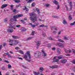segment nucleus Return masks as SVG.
I'll return each mask as SVG.
<instances>
[{
	"mask_svg": "<svg viewBox=\"0 0 75 75\" xmlns=\"http://www.w3.org/2000/svg\"><path fill=\"white\" fill-rule=\"evenodd\" d=\"M69 20H71L72 19V18L71 17V15H70L69 17Z\"/></svg>",
	"mask_w": 75,
	"mask_h": 75,
	"instance_id": "7c9ffc66",
	"label": "nucleus"
},
{
	"mask_svg": "<svg viewBox=\"0 0 75 75\" xmlns=\"http://www.w3.org/2000/svg\"><path fill=\"white\" fill-rule=\"evenodd\" d=\"M57 58L58 59H61L62 58V57L61 56H58Z\"/></svg>",
	"mask_w": 75,
	"mask_h": 75,
	"instance_id": "79ce46f5",
	"label": "nucleus"
},
{
	"mask_svg": "<svg viewBox=\"0 0 75 75\" xmlns=\"http://www.w3.org/2000/svg\"><path fill=\"white\" fill-rule=\"evenodd\" d=\"M12 11L13 12V13H15V12H16V9H14Z\"/></svg>",
	"mask_w": 75,
	"mask_h": 75,
	"instance_id": "864d4df0",
	"label": "nucleus"
},
{
	"mask_svg": "<svg viewBox=\"0 0 75 75\" xmlns=\"http://www.w3.org/2000/svg\"><path fill=\"white\" fill-rule=\"evenodd\" d=\"M53 34H56L57 33V31H53Z\"/></svg>",
	"mask_w": 75,
	"mask_h": 75,
	"instance_id": "603ef678",
	"label": "nucleus"
},
{
	"mask_svg": "<svg viewBox=\"0 0 75 75\" xmlns=\"http://www.w3.org/2000/svg\"><path fill=\"white\" fill-rule=\"evenodd\" d=\"M45 47H51V45L49 44L46 45V46H45Z\"/></svg>",
	"mask_w": 75,
	"mask_h": 75,
	"instance_id": "a18cd8bd",
	"label": "nucleus"
},
{
	"mask_svg": "<svg viewBox=\"0 0 75 75\" xmlns=\"http://www.w3.org/2000/svg\"><path fill=\"white\" fill-rule=\"evenodd\" d=\"M52 29H54V30H56V31H57V30H58V29H57V28L53 26L52 27Z\"/></svg>",
	"mask_w": 75,
	"mask_h": 75,
	"instance_id": "4be33fe9",
	"label": "nucleus"
},
{
	"mask_svg": "<svg viewBox=\"0 0 75 75\" xmlns=\"http://www.w3.org/2000/svg\"><path fill=\"white\" fill-rule=\"evenodd\" d=\"M61 62L62 64H65L67 62V60L66 59H63L61 60Z\"/></svg>",
	"mask_w": 75,
	"mask_h": 75,
	"instance_id": "423d86ee",
	"label": "nucleus"
},
{
	"mask_svg": "<svg viewBox=\"0 0 75 75\" xmlns=\"http://www.w3.org/2000/svg\"><path fill=\"white\" fill-rule=\"evenodd\" d=\"M35 26H37V25H39V23H35Z\"/></svg>",
	"mask_w": 75,
	"mask_h": 75,
	"instance_id": "ea45409f",
	"label": "nucleus"
},
{
	"mask_svg": "<svg viewBox=\"0 0 75 75\" xmlns=\"http://www.w3.org/2000/svg\"><path fill=\"white\" fill-rule=\"evenodd\" d=\"M34 0H25L27 3H30L32 2V1H34Z\"/></svg>",
	"mask_w": 75,
	"mask_h": 75,
	"instance_id": "dca6fc26",
	"label": "nucleus"
},
{
	"mask_svg": "<svg viewBox=\"0 0 75 75\" xmlns=\"http://www.w3.org/2000/svg\"><path fill=\"white\" fill-rule=\"evenodd\" d=\"M46 7H50V5L49 4H47L45 5Z\"/></svg>",
	"mask_w": 75,
	"mask_h": 75,
	"instance_id": "473e14b6",
	"label": "nucleus"
},
{
	"mask_svg": "<svg viewBox=\"0 0 75 75\" xmlns=\"http://www.w3.org/2000/svg\"><path fill=\"white\" fill-rule=\"evenodd\" d=\"M63 23L64 24H67V22L66 20L64 19L63 20Z\"/></svg>",
	"mask_w": 75,
	"mask_h": 75,
	"instance_id": "412c9836",
	"label": "nucleus"
},
{
	"mask_svg": "<svg viewBox=\"0 0 75 75\" xmlns=\"http://www.w3.org/2000/svg\"><path fill=\"white\" fill-rule=\"evenodd\" d=\"M30 16H34L33 17H31L30 18V19L31 21H33L34 23L35 21L36 20H37V15L34 13H32L30 14Z\"/></svg>",
	"mask_w": 75,
	"mask_h": 75,
	"instance_id": "f257e3e1",
	"label": "nucleus"
},
{
	"mask_svg": "<svg viewBox=\"0 0 75 75\" xmlns=\"http://www.w3.org/2000/svg\"><path fill=\"white\" fill-rule=\"evenodd\" d=\"M42 35L43 37H45V36H46V34L45 33H43L42 34Z\"/></svg>",
	"mask_w": 75,
	"mask_h": 75,
	"instance_id": "58836bf2",
	"label": "nucleus"
},
{
	"mask_svg": "<svg viewBox=\"0 0 75 75\" xmlns=\"http://www.w3.org/2000/svg\"><path fill=\"white\" fill-rule=\"evenodd\" d=\"M9 42H12L13 44L15 45H17L18 44L20 43V41L18 40H13L10 39H9Z\"/></svg>",
	"mask_w": 75,
	"mask_h": 75,
	"instance_id": "f03ea898",
	"label": "nucleus"
},
{
	"mask_svg": "<svg viewBox=\"0 0 75 75\" xmlns=\"http://www.w3.org/2000/svg\"><path fill=\"white\" fill-rule=\"evenodd\" d=\"M21 31H26V29L23 27L21 29Z\"/></svg>",
	"mask_w": 75,
	"mask_h": 75,
	"instance_id": "6ab92c4d",
	"label": "nucleus"
},
{
	"mask_svg": "<svg viewBox=\"0 0 75 75\" xmlns=\"http://www.w3.org/2000/svg\"><path fill=\"white\" fill-rule=\"evenodd\" d=\"M39 21H43V22L44 21V20H42L41 19H39Z\"/></svg>",
	"mask_w": 75,
	"mask_h": 75,
	"instance_id": "4d7b16f0",
	"label": "nucleus"
},
{
	"mask_svg": "<svg viewBox=\"0 0 75 75\" xmlns=\"http://www.w3.org/2000/svg\"><path fill=\"white\" fill-rule=\"evenodd\" d=\"M72 51H73V53L74 54H75V50L74 49H73Z\"/></svg>",
	"mask_w": 75,
	"mask_h": 75,
	"instance_id": "680f3d73",
	"label": "nucleus"
},
{
	"mask_svg": "<svg viewBox=\"0 0 75 75\" xmlns=\"http://www.w3.org/2000/svg\"><path fill=\"white\" fill-rule=\"evenodd\" d=\"M32 7H34L35 6V4L34 2H33L31 4Z\"/></svg>",
	"mask_w": 75,
	"mask_h": 75,
	"instance_id": "c85d7f7f",
	"label": "nucleus"
},
{
	"mask_svg": "<svg viewBox=\"0 0 75 75\" xmlns=\"http://www.w3.org/2000/svg\"><path fill=\"white\" fill-rule=\"evenodd\" d=\"M39 70H40V71H40V72H41V73H42V71H43V70H44V68L42 67H41L39 69Z\"/></svg>",
	"mask_w": 75,
	"mask_h": 75,
	"instance_id": "aec40b11",
	"label": "nucleus"
},
{
	"mask_svg": "<svg viewBox=\"0 0 75 75\" xmlns=\"http://www.w3.org/2000/svg\"><path fill=\"white\" fill-rule=\"evenodd\" d=\"M33 73L35 75H40V72H36L35 71H33Z\"/></svg>",
	"mask_w": 75,
	"mask_h": 75,
	"instance_id": "f8f14e48",
	"label": "nucleus"
},
{
	"mask_svg": "<svg viewBox=\"0 0 75 75\" xmlns=\"http://www.w3.org/2000/svg\"><path fill=\"white\" fill-rule=\"evenodd\" d=\"M59 5H58L57 7V9H59Z\"/></svg>",
	"mask_w": 75,
	"mask_h": 75,
	"instance_id": "774afa93",
	"label": "nucleus"
},
{
	"mask_svg": "<svg viewBox=\"0 0 75 75\" xmlns=\"http://www.w3.org/2000/svg\"><path fill=\"white\" fill-rule=\"evenodd\" d=\"M64 51H65L66 53L68 54V52L69 51V53H71V50H66L65 49H64Z\"/></svg>",
	"mask_w": 75,
	"mask_h": 75,
	"instance_id": "a211bd4d",
	"label": "nucleus"
},
{
	"mask_svg": "<svg viewBox=\"0 0 75 75\" xmlns=\"http://www.w3.org/2000/svg\"><path fill=\"white\" fill-rule=\"evenodd\" d=\"M7 31L8 33H12L14 31V30L13 29H7Z\"/></svg>",
	"mask_w": 75,
	"mask_h": 75,
	"instance_id": "6e6552de",
	"label": "nucleus"
},
{
	"mask_svg": "<svg viewBox=\"0 0 75 75\" xmlns=\"http://www.w3.org/2000/svg\"><path fill=\"white\" fill-rule=\"evenodd\" d=\"M15 50H19L20 49V48L18 47H16L15 48Z\"/></svg>",
	"mask_w": 75,
	"mask_h": 75,
	"instance_id": "3c124183",
	"label": "nucleus"
},
{
	"mask_svg": "<svg viewBox=\"0 0 75 75\" xmlns=\"http://www.w3.org/2000/svg\"><path fill=\"white\" fill-rule=\"evenodd\" d=\"M8 68H11V65L10 64H8Z\"/></svg>",
	"mask_w": 75,
	"mask_h": 75,
	"instance_id": "c9c22d12",
	"label": "nucleus"
},
{
	"mask_svg": "<svg viewBox=\"0 0 75 75\" xmlns=\"http://www.w3.org/2000/svg\"><path fill=\"white\" fill-rule=\"evenodd\" d=\"M23 14H18L13 16V18L14 21H17V18L21 17H23Z\"/></svg>",
	"mask_w": 75,
	"mask_h": 75,
	"instance_id": "20e7f679",
	"label": "nucleus"
},
{
	"mask_svg": "<svg viewBox=\"0 0 75 75\" xmlns=\"http://www.w3.org/2000/svg\"><path fill=\"white\" fill-rule=\"evenodd\" d=\"M14 1L15 2V3H20V2H21L20 0H15Z\"/></svg>",
	"mask_w": 75,
	"mask_h": 75,
	"instance_id": "cd10ccee",
	"label": "nucleus"
},
{
	"mask_svg": "<svg viewBox=\"0 0 75 75\" xmlns=\"http://www.w3.org/2000/svg\"><path fill=\"white\" fill-rule=\"evenodd\" d=\"M32 38H33V37H30L26 39V40H27V41H28V40H31V39H32Z\"/></svg>",
	"mask_w": 75,
	"mask_h": 75,
	"instance_id": "a878e982",
	"label": "nucleus"
},
{
	"mask_svg": "<svg viewBox=\"0 0 75 75\" xmlns=\"http://www.w3.org/2000/svg\"><path fill=\"white\" fill-rule=\"evenodd\" d=\"M18 59H21V60H23V58L22 57H18Z\"/></svg>",
	"mask_w": 75,
	"mask_h": 75,
	"instance_id": "69168bd1",
	"label": "nucleus"
},
{
	"mask_svg": "<svg viewBox=\"0 0 75 75\" xmlns=\"http://www.w3.org/2000/svg\"><path fill=\"white\" fill-rule=\"evenodd\" d=\"M59 62V60L58 59H56V60H54L53 62Z\"/></svg>",
	"mask_w": 75,
	"mask_h": 75,
	"instance_id": "5701e85b",
	"label": "nucleus"
},
{
	"mask_svg": "<svg viewBox=\"0 0 75 75\" xmlns=\"http://www.w3.org/2000/svg\"><path fill=\"white\" fill-rule=\"evenodd\" d=\"M9 24L11 25V26L10 27L11 29V28H13V29H15V28H14V27H15V25H11V23H10Z\"/></svg>",
	"mask_w": 75,
	"mask_h": 75,
	"instance_id": "ddd939ff",
	"label": "nucleus"
},
{
	"mask_svg": "<svg viewBox=\"0 0 75 75\" xmlns=\"http://www.w3.org/2000/svg\"><path fill=\"white\" fill-rule=\"evenodd\" d=\"M12 38H13V39H18V38H20L19 37L13 35L12 36Z\"/></svg>",
	"mask_w": 75,
	"mask_h": 75,
	"instance_id": "9b49d317",
	"label": "nucleus"
},
{
	"mask_svg": "<svg viewBox=\"0 0 75 75\" xmlns=\"http://www.w3.org/2000/svg\"><path fill=\"white\" fill-rule=\"evenodd\" d=\"M36 10V11H37L38 14L40 13V10H39V9L38 8H37Z\"/></svg>",
	"mask_w": 75,
	"mask_h": 75,
	"instance_id": "393cba45",
	"label": "nucleus"
},
{
	"mask_svg": "<svg viewBox=\"0 0 75 75\" xmlns=\"http://www.w3.org/2000/svg\"><path fill=\"white\" fill-rule=\"evenodd\" d=\"M9 52H10V54H14V53H13V52H11V51H10Z\"/></svg>",
	"mask_w": 75,
	"mask_h": 75,
	"instance_id": "0e129e2a",
	"label": "nucleus"
},
{
	"mask_svg": "<svg viewBox=\"0 0 75 75\" xmlns=\"http://www.w3.org/2000/svg\"><path fill=\"white\" fill-rule=\"evenodd\" d=\"M4 62H6V63H8H8H9V62H8V61L6 60H4Z\"/></svg>",
	"mask_w": 75,
	"mask_h": 75,
	"instance_id": "de8ad7c7",
	"label": "nucleus"
},
{
	"mask_svg": "<svg viewBox=\"0 0 75 75\" xmlns=\"http://www.w3.org/2000/svg\"><path fill=\"white\" fill-rule=\"evenodd\" d=\"M75 25V21L73 23L70 24V25Z\"/></svg>",
	"mask_w": 75,
	"mask_h": 75,
	"instance_id": "72a5a7b5",
	"label": "nucleus"
},
{
	"mask_svg": "<svg viewBox=\"0 0 75 75\" xmlns=\"http://www.w3.org/2000/svg\"><path fill=\"white\" fill-rule=\"evenodd\" d=\"M25 10L26 11H28V10H29V9L27 8L26 7H25V9H23V10Z\"/></svg>",
	"mask_w": 75,
	"mask_h": 75,
	"instance_id": "e433bc0d",
	"label": "nucleus"
},
{
	"mask_svg": "<svg viewBox=\"0 0 75 75\" xmlns=\"http://www.w3.org/2000/svg\"><path fill=\"white\" fill-rule=\"evenodd\" d=\"M16 27L17 28L20 27H21V25H16Z\"/></svg>",
	"mask_w": 75,
	"mask_h": 75,
	"instance_id": "09e8293b",
	"label": "nucleus"
},
{
	"mask_svg": "<svg viewBox=\"0 0 75 75\" xmlns=\"http://www.w3.org/2000/svg\"><path fill=\"white\" fill-rule=\"evenodd\" d=\"M42 55H43V56H44V57H46V56H47V54L45 53V51L44 50H42Z\"/></svg>",
	"mask_w": 75,
	"mask_h": 75,
	"instance_id": "0eeeda50",
	"label": "nucleus"
},
{
	"mask_svg": "<svg viewBox=\"0 0 75 75\" xmlns=\"http://www.w3.org/2000/svg\"><path fill=\"white\" fill-rule=\"evenodd\" d=\"M36 45L38 47H39V46H40V45L41 44V41H38L36 42Z\"/></svg>",
	"mask_w": 75,
	"mask_h": 75,
	"instance_id": "9d476101",
	"label": "nucleus"
},
{
	"mask_svg": "<svg viewBox=\"0 0 75 75\" xmlns=\"http://www.w3.org/2000/svg\"><path fill=\"white\" fill-rule=\"evenodd\" d=\"M19 53H21V54H24V52H23V51L21 50H19Z\"/></svg>",
	"mask_w": 75,
	"mask_h": 75,
	"instance_id": "bb28decb",
	"label": "nucleus"
},
{
	"mask_svg": "<svg viewBox=\"0 0 75 75\" xmlns=\"http://www.w3.org/2000/svg\"><path fill=\"white\" fill-rule=\"evenodd\" d=\"M35 56L36 58L41 57V52L39 51L36 52L35 53Z\"/></svg>",
	"mask_w": 75,
	"mask_h": 75,
	"instance_id": "39448f33",
	"label": "nucleus"
},
{
	"mask_svg": "<svg viewBox=\"0 0 75 75\" xmlns=\"http://www.w3.org/2000/svg\"><path fill=\"white\" fill-rule=\"evenodd\" d=\"M72 62L73 63V64H75V60H74L73 61H72Z\"/></svg>",
	"mask_w": 75,
	"mask_h": 75,
	"instance_id": "5fc2aeb1",
	"label": "nucleus"
},
{
	"mask_svg": "<svg viewBox=\"0 0 75 75\" xmlns=\"http://www.w3.org/2000/svg\"><path fill=\"white\" fill-rule=\"evenodd\" d=\"M69 6L70 7H72V2H70V3H69Z\"/></svg>",
	"mask_w": 75,
	"mask_h": 75,
	"instance_id": "a19ab883",
	"label": "nucleus"
},
{
	"mask_svg": "<svg viewBox=\"0 0 75 75\" xmlns=\"http://www.w3.org/2000/svg\"><path fill=\"white\" fill-rule=\"evenodd\" d=\"M7 4H3L1 7V8H5V7H6L7 6Z\"/></svg>",
	"mask_w": 75,
	"mask_h": 75,
	"instance_id": "4468645a",
	"label": "nucleus"
},
{
	"mask_svg": "<svg viewBox=\"0 0 75 75\" xmlns=\"http://www.w3.org/2000/svg\"><path fill=\"white\" fill-rule=\"evenodd\" d=\"M49 40H54V39L50 37L49 38Z\"/></svg>",
	"mask_w": 75,
	"mask_h": 75,
	"instance_id": "c03bdc74",
	"label": "nucleus"
},
{
	"mask_svg": "<svg viewBox=\"0 0 75 75\" xmlns=\"http://www.w3.org/2000/svg\"><path fill=\"white\" fill-rule=\"evenodd\" d=\"M64 40H68V38H67V37H66L64 36Z\"/></svg>",
	"mask_w": 75,
	"mask_h": 75,
	"instance_id": "8fccbe9b",
	"label": "nucleus"
},
{
	"mask_svg": "<svg viewBox=\"0 0 75 75\" xmlns=\"http://www.w3.org/2000/svg\"><path fill=\"white\" fill-rule=\"evenodd\" d=\"M6 55H7L8 56L10 55V54H9V53L8 52H7L6 53Z\"/></svg>",
	"mask_w": 75,
	"mask_h": 75,
	"instance_id": "6e6d98bb",
	"label": "nucleus"
},
{
	"mask_svg": "<svg viewBox=\"0 0 75 75\" xmlns=\"http://www.w3.org/2000/svg\"><path fill=\"white\" fill-rule=\"evenodd\" d=\"M9 74H10V73H9V72H7L6 73V75H9Z\"/></svg>",
	"mask_w": 75,
	"mask_h": 75,
	"instance_id": "bf43d9fd",
	"label": "nucleus"
},
{
	"mask_svg": "<svg viewBox=\"0 0 75 75\" xmlns=\"http://www.w3.org/2000/svg\"><path fill=\"white\" fill-rule=\"evenodd\" d=\"M40 27H46V26H45L44 24H42L40 25Z\"/></svg>",
	"mask_w": 75,
	"mask_h": 75,
	"instance_id": "c756f323",
	"label": "nucleus"
},
{
	"mask_svg": "<svg viewBox=\"0 0 75 75\" xmlns=\"http://www.w3.org/2000/svg\"><path fill=\"white\" fill-rule=\"evenodd\" d=\"M8 21V18H6L5 19H4V21L5 22V23H6L7 21Z\"/></svg>",
	"mask_w": 75,
	"mask_h": 75,
	"instance_id": "f704fd0d",
	"label": "nucleus"
},
{
	"mask_svg": "<svg viewBox=\"0 0 75 75\" xmlns=\"http://www.w3.org/2000/svg\"><path fill=\"white\" fill-rule=\"evenodd\" d=\"M1 69L2 70H5L6 69V68H5V67H3L1 68Z\"/></svg>",
	"mask_w": 75,
	"mask_h": 75,
	"instance_id": "49530a36",
	"label": "nucleus"
},
{
	"mask_svg": "<svg viewBox=\"0 0 75 75\" xmlns=\"http://www.w3.org/2000/svg\"><path fill=\"white\" fill-rule=\"evenodd\" d=\"M58 41L59 42H64V40H61V39H58Z\"/></svg>",
	"mask_w": 75,
	"mask_h": 75,
	"instance_id": "b1692460",
	"label": "nucleus"
},
{
	"mask_svg": "<svg viewBox=\"0 0 75 75\" xmlns=\"http://www.w3.org/2000/svg\"><path fill=\"white\" fill-rule=\"evenodd\" d=\"M55 48L53 47L52 48V50H53L54 51V50H55Z\"/></svg>",
	"mask_w": 75,
	"mask_h": 75,
	"instance_id": "338daca9",
	"label": "nucleus"
},
{
	"mask_svg": "<svg viewBox=\"0 0 75 75\" xmlns=\"http://www.w3.org/2000/svg\"><path fill=\"white\" fill-rule=\"evenodd\" d=\"M53 3H54V4H55L56 5H57V4H58V2L57 1H54V2Z\"/></svg>",
	"mask_w": 75,
	"mask_h": 75,
	"instance_id": "2f4dec72",
	"label": "nucleus"
},
{
	"mask_svg": "<svg viewBox=\"0 0 75 75\" xmlns=\"http://www.w3.org/2000/svg\"><path fill=\"white\" fill-rule=\"evenodd\" d=\"M57 51L58 54H60L61 52V50L60 49L58 48L57 50Z\"/></svg>",
	"mask_w": 75,
	"mask_h": 75,
	"instance_id": "f3484780",
	"label": "nucleus"
},
{
	"mask_svg": "<svg viewBox=\"0 0 75 75\" xmlns=\"http://www.w3.org/2000/svg\"><path fill=\"white\" fill-rule=\"evenodd\" d=\"M28 57L29 59H31V55L30 54V52L29 51H27L26 55L25 54L24 55V58H25V59H27V58H28Z\"/></svg>",
	"mask_w": 75,
	"mask_h": 75,
	"instance_id": "7ed1b4c3",
	"label": "nucleus"
},
{
	"mask_svg": "<svg viewBox=\"0 0 75 75\" xmlns=\"http://www.w3.org/2000/svg\"><path fill=\"white\" fill-rule=\"evenodd\" d=\"M29 24L32 28H35V25H33L32 23H29Z\"/></svg>",
	"mask_w": 75,
	"mask_h": 75,
	"instance_id": "2eb2a0df",
	"label": "nucleus"
},
{
	"mask_svg": "<svg viewBox=\"0 0 75 75\" xmlns=\"http://www.w3.org/2000/svg\"><path fill=\"white\" fill-rule=\"evenodd\" d=\"M20 6H21V4H19V5H17L16 6V7H20Z\"/></svg>",
	"mask_w": 75,
	"mask_h": 75,
	"instance_id": "13d9d810",
	"label": "nucleus"
},
{
	"mask_svg": "<svg viewBox=\"0 0 75 75\" xmlns=\"http://www.w3.org/2000/svg\"><path fill=\"white\" fill-rule=\"evenodd\" d=\"M6 45H7V44L6 43H4L3 44V46H4V47L5 46H6Z\"/></svg>",
	"mask_w": 75,
	"mask_h": 75,
	"instance_id": "052dcab7",
	"label": "nucleus"
},
{
	"mask_svg": "<svg viewBox=\"0 0 75 75\" xmlns=\"http://www.w3.org/2000/svg\"><path fill=\"white\" fill-rule=\"evenodd\" d=\"M50 67L51 69H54V68H57L58 67V66L57 65H54L53 66H50Z\"/></svg>",
	"mask_w": 75,
	"mask_h": 75,
	"instance_id": "1a4fd4ad",
	"label": "nucleus"
},
{
	"mask_svg": "<svg viewBox=\"0 0 75 75\" xmlns=\"http://www.w3.org/2000/svg\"><path fill=\"white\" fill-rule=\"evenodd\" d=\"M35 33V31H33L32 32L31 34L32 35H34V33Z\"/></svg>",
	"mask_w": 75,
	"mask_h": 75,
	"instance_id": "4c0bfd02",
	"label": "nucleus"
},
{
	"mask_svg": "<svg viewBox=\"0 0 75 75\" xmlns=\"http://www.w3.org/2000/svg\"><path fill=\"white\" fill-rule=\"evenodd\" d=\"M13 6H14V5H10L11 7L12 8H11V10H13Z\"/></svg>",
	"mask_w": 75,
	"mask_h": 75,
	"instance_id": "37998d69",
	"label": "nucleus"
},
{
	"mask_svg": "<svg viewBox=\"0 0 75 75\" xmlns=\"http://www.w3.org/2000/svg\"><path fill=\"white\" fill-rule=\"evenodd\" d=\"M8 58H11V56L9 54L8 56Z\"/></svg>",
	"mask_w": 75,
	"mask_h": 75,
	"instance_id": "e2e57ef3",
	"label": "nucleus"
}]
</instances>
